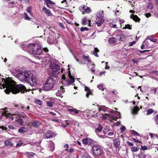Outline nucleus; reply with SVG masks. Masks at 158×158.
Masks as SVG:
<instances>
[{
	"instance_id": "1",
	"label": "nucleus",
	"mask_w": 158,
	"mask_h": 158,
	"mask_svg": "<svg viewBox=\"0 0 158 158\" xmlns=\"http://www.w3.org/2000/svg\"><path fill=\"white\" fill-rule=\"evenodd\" d=\"M5 87L6 88L4 91L8 94L10 92L13 94H16L20 92L21 93H24L27 91L24 85L22 84L17 85L15 81L13 80L7 82L5 86H3V88Z\"/></svg>"
},
{
	"instance_id": "2",
	"label": "nucleus",
	"mask_w": 158,
	"mask_h": 158,
	"mask_svg": "<svg viewBox=\"0 0 158 158\" xmlns=\"http://www.w3.org/2000/svg\"><path fill=\"white\" fill-rule=\"evenodd\" d=\"M18 77L21 81H27L31 86H35L37 85V77L35 74L31 72L24 71L19 73Z\"/></svg>"
},
{
	"instance_id": "3",
	"label": "nucleus",
	"mask_w": 158,
	"mask_h": 158,
	"mask_svg": "<svg viewBox=\"0 0 158 158\" xmlns=\"http://www.w3.org/2000/svg\"><path fill=\"white\" fill-rule=\"evenodd\" d=\"M59 79L56 76L53 75L48 77L44 85V88L46 91L51 90L56 85Z\"/></svg>"
},
{
	"instance_id": "4",
	"label": "nucleus",
	"mask_w": 158,
	"mask_h": 158,
	"mask_svg": "<svg viewBox=\"0 0 158 158\" xmlns=\"http://www.w3.org/2000/svg\"><path fill=\"white\" fill-rule=\"evenodd\" d=\"M27 47L30 50L31 53L34 55H40L42 53V50L40 46L31 43L28 44Z\"/></svg>"
},
{
	"instance_id": "5",
	"label": "nucleus",
	"mask_w": 158,
	"mask_h": 158,
	"mask_svg": "<svg viewBox=\"0 0 158 158\" xmlns=\"http://www.w3.org/2000/svg\"><path fill=\"white\" fill-rule=\"evenodd\" d=\"M93 155L94 156L101 155L103 152V150L101 146L98 144L94 145L92 147Z\"/></svg>"
},
{
	"instance_id": "6",
	"label": "nucleus",
	"mask_w": 158,
	"mask_h": 158,
	"mask_svg": "<svg viewBox=\"0 0 158 158\" xmlns=\"http://www.w3.org/2000/svg\"><path fill=\"white\" fill-rule=\"evenodd\" d=\"M103 12L102 10H99L97 13L96 23L98 26H101L104 22Z\"/></svg>"
},
{
	"instance_id": "7",
	"label": "nucleus",
	"mask_w": 158,
	"mask_h": 158,
	"mask_svg": "<svg viewBox=\"0 0 158 158\" xmlns=\"http://www.w3.org/2000/svg\"><path fill=\"white\" fill-rule=\"evenodd\" d=\"M53 74H58L60 72V67L57 63L54 62L51 63L50 65Z\"/></svg>"
},
{
	"instance_id": "8",
	"label": "nucleus",
	"mask_w": 158,
	"mask_h": 158,
	"mask_svg": "<svg viewBox=\"0 0 158 158\" xmlns=\"http://www.w3.org/2000/svg\"><path fill=\"white\" fill-rule=\"evenodd\" d=\"M68 70L67 71H68L67 72L66 71H64L63 69H62L61 72L64 74L62 76V78L63 79L67 81V84L68 85L69 84V64L68 66Z\"/></svg>"
},
{
	"instance_id": "9",
	"label": "nucleus",
	"mask_w": 158,
	"mask_h": 158,
	"mask_svg": "<svg viewBox=\"0 0 158 158\" xmlns=\"http://www.w3.org/2000/svg\"><path fill=\"white\" fill-rule=\"evenodd\" d=\"M79 9L82 12V14H89L91 10L89 7L86 6H82L79 7Z\"/></svg>"
},
{
	"instance_id": "10",
	"label": "nucleus",
	"mask_w": 158,
	"mask_h": 158,
	"mask_svg": "<svg viewBox=\"0 0 158 158\" xmlns=\"http://www.w3.org/2000/svg\"><path fill=\"white\" fill-rule=\"evenodd\" d=\"M7 109V108H5L4 109H2L3 110L2 111V113L1 115L2 116H5L7 118H10L12 120H14V118H13V115H15V114H10V113H6V110Z\"/></svg>"
},
{
	"instance_id": "11",
	"label": "nucleus",
	"mask_w": 158,
	"mask_h": 158,
	"mask_svg": "<svg viewBox=\"0 0 158 158\" xmlns=\"http://www.w3.org/2000/svg\"><path fill=\"white\" fill-rule=\"evenodd\" d=\"M83 144L85 145H92L94 143V140L90 138H85L82 140Z\"/></svg>"
},
{
	"instance_id": "12",
	"label": "nucleus",
	"mask_w": 158,
	"mask_h": 158,
	"mask_svg": "<svg viewBox=\"0 0 158 158\" xmlns=\"http://www.w3.org/2000/svg\"><path fill=\"white\" fill-rule=\"evenodd\" d=\"M41 123L38 120L30 122L28 124V126H32L33 127H37L40 126L41 124Z\"/></svg>"
},
{
	"instance_id": "13",
	"label": "nucleus",
	"mask_w": 158,
	"mask_h": 158,
	"mask_svg": "<svg viewBox=\"0 0 158 158\" xmlns=\"http://www.w3.org/2000/svg\"><path fill=\"white\" fill-rule=\"evenodd\" d=\"M53 136V134L51 131H47L44 134V138L45 139L50 138Z\"/></svg>"
},
{
	"instance_id": "14",
	"label": "nucleus",
	"mask_w": 158,
	"mask_h": 158,
	"mask_svg": "<svg viewBox=\"0 0 158 158\" xmlns=\"http://www.w3.org/2000/svg\"><path fill=\"white\" fill-rule=\"evenodd\" d=\"M42 11L45 14L47 15L48 16L52 15L50 10L47 9L46 7H44L42 9Z\"/></svg>"
},
{
	"instance_id": "15",
	"label": "nucleus",
	"mask_w": 158,
	"mask_h": 158,
	"mask_svg": "<svg viewBox=\"0 0 158 158\" xmlns=\"http://www.w3.org/2000/svg\"><path fill=\"white\" fill-rule=\"evenodd\" d=\"M117 39L119 41H123L125 39V35L122 34L117 35H116Z\"/></svg>"
},
{
	"instance_id": "16",
	"label": "nucleus",
	"mask_w": 158,
	"mask_h": 158,
	"mask_svg": "<svg viewBox=\"0 0 158 158\" xmlns=\"http://www.w3.org/2000/svg\"><path fill=\"white\" fill-rule=\"evenodd\" d=\"M91 21L90 20H87L86 17H84L82 19V23L83 25H85L87 23H88L89 26H90V22Z\"/></svg>"
},
{
	"instance_id": "17",
	"label": "nucleus",
	"mask_w": 158,
	"mask_h": 158,
	"mask_svg": "<svg viewBox=\"0 0 158 158\" xmlns=\"http://www.w3.org/2000/svg\"><path fill=\"white\" fill-rule=\"evenodd\" d=\"M48 148L52 152H53L54 149V144L53 142L50 141L49 142Z\"/></svg>"
},
{
	"instance_id": "18",
	"label": "nucleus",
	"mask_w": 158,
	"mask_h": 158,
	"mask_svg": "<svg viewBox=\"0 0 158 158\" xmlns=\"http://www.w3.org/2000/svg\"><path fill=\"white\" fill-rule=\"evenodd\" d=\"M115 148H117L120 145V142L118 139H115L113 140Z\"/></svg>"
},
{
	"instance_id": "19",
	"label": "nucleus",
	"mask_w": 158,
	"mask_h": 158,
	"mask_svg": "<svg viewBox=\"0 0 158 158\" xmlns=\"http://www.w3.org/2000/svg\"><path fill=\"white\" fill-rule=\"evenodd\" d=\"M102 129V126L99 124L97 128H96L95 130V132L98 135V133L101 132Z\"/></svg>"
},
{
	"instance_id": "20",
	"label": "nucleus",
	"mask_w": 158,
	"mask_h": 158,
	"mask_svg": "<svg viewBox=\"0 0 158 158\" xmlns=\"http://www.w3.org/2000/svg\"><path fill=\"white\" fill-rule=\"evenodd\" d=\"M130 17L136 22H139L140 20V19L136 15H131Z\"/></svg>"
},
{
	"instance_id": "21",
	"label": "nucleus",
	"mask_w": 158,
	"mask_h": 158,
	"mask_svg": "<svg viewBox=\"0 0 158 158\" xmlns=\"http://www.w3.org/2000/svg\"><path fill=\"white\" fill-rule=\"evenodd\" d=\"M80 111V110L74 108H70V112H71V114H78Z\"/></svg>"
},
{
	"instance_id": "22",
	"label": "nucleus",
	"mask_w": 158,
	"mask_h": 158,
	"mask_svg": "<svg viewBox=\"0 0 158 158\" xmlns=\"http://www.w3.org/2000/svg\"><path fill=\"white\" fill-rule=\"evenodd\" d=\"M85 90L87 92L86 95V97L87 98H88L89 97V95H90L91 94V92L89 88L88 87H87L86 86L85 87Z\"/></svg>"
},
{
	"instance_id": "23",
	"label": "nucleus",
	"mask_w": 158,
	"mask_h": 158,
	"mask_svg": "<svg viewBox=\"0 0 158 158\" xmlns=\"http://www.w3.org/2000/svg\"><path fill=\"white\" fill-rule=\"evenodd\" d=\"M109 43L111 44H113L116 42L115 38L114 37H110L108 40Z\"/></svg>"
},
{
	"instance_id": "24",
	"label": "nucleus",
	"mask_w": 158,
	"mask_h": 158,
	"mask_svg": "<svg viewBox=\"0 0 158 158\" xmlns=\"http://www.w3.org/2000/svg\"><path fill=\"white\" fill-rule=\"evenodd\" d=\"M27 131V129L24 127H21L20 128L19 131L20 133L26 132Z\"/></svg>"
},
{
	"instance_id": "25",
	"label": "nucleus",
	"mask_w": 158,
	"mask_h": 158,
	"mask_svg": "<svg viewBox=\"0 0 158 158\" xmlns=\"http://www.w3.org/2000/svg\"><path fill=\"white\" fill-rule=\"evenodd\" d=\"M26 154L27 157L29 158H31L35 155L34 153L32 152H27Z\"/></svg>"
},
{
	"instance_id": "26",
	"label": "nucleus",
	"mask_w": 158,
	"mask_h": 158,
	"mask_svg": "<svg viewBox=\"0 0 158 158\" xmlns=\"http://www.w3.org/2000/svg\"><path fill=\"white\" fill-rule=\"evenodd\" d=\"M99 52V50L97 48H94V50L93 51V54L95 56L98 57L97 52Z\"/></svg>"
},
{
	"instance_id": "27",
	"label": "nucleus",
	"mask_w": 158,
	"mask_h": 158,
	"mask_svg": "<svg viewBox=\"0 0 158 158\" xmlns=\"http://www.w3.org/2000/svg\"><path fill=\"white\" fill-rule=\"evenodd\" d=\"M107 108V107H106L105 106H102L99 107V111H100L101 110L105 111L106 110V109Z\"/></svg>"
},
{
	"instance_id": "28",
	"label": "nucleus",
	"mask_w": 158,
	"mask_h": 158,
	"mask_svg": "<svg viewBox=\"0 0 158 158\" xmlns=\"http://www.w3.org/2000/svg\"><path fill=\"white\" fill-rule=\"evenodd\" d=\"M139 150V148L138 147H135L133 146L131 148V151L133 152H136L138 151Z\"/></svg>"
},
{
	"instance_id": "29",
	"label": "nucleus",
	"mask_w": 158,
	"mask_h": 158,
	"mask_svg": "<svg viewBox=\"0 0 158 158\" xmlns=\"http://www.w3.org/2000/svg\"><path fill=\"white\" fill-rule=\"evenodd\" d=\"M147 39L150 40V41H152L154 42H155L156 41V39H154L152 37V36L148 37Z\"/></svg>"
},
{
	"instance_id": "30",
	"label": "nucleus",
	"mask_w": 158,
	"mask_h": 158,
	"mask_svg": "<svg viewBox=\"0 0 158 158\" xmlns=\"http://www.w3.org/2000/svg\"><path fill=\"white\" fill-rule=\"evenodd\" d=\"M35 103L39 105H41L42 104V102L39 99H36L35 101Z\"/></svg>"
},
{
	"instance_id": "31",
	"label": "nucleus",
	"mask_w": 158,
	"mask_h": 158,
	"mask_svg": "<svg viewBox=\"0 0 158 158\" xmlns=\"http://www.w3.org/2000/svg\"><path fill=\"white\" fill-rule=\"evenodd\" d=\"M62 93L59 90H58V91L56 93V95L57 96H59L61 98L63 96L62 95Z\"/></svg>"
},
{
	"instance_id": "32",
	"label": "nucleus",
	"mask_w": 158,
	"mask_h": 158,
	"mask_svg": "<svg viewBox=\"0 0 158 158\" xmlns=\"http://www.w3.org/2000/svg\"><path fill=\"white\" fill-rule=\"evenodd\" d=\"M45 2H47V4H55V3L54 2L50 0H44Z\"/></svg>"
},
{
	"instance_id": "33",
	"label": "nucleus",
	"mask_w": 158,
	"mask_h": 158,
	"mask_svg": "<svg viewBox=\"0 0 158 158\" xmlns=\"http://www.w3.org/2000/svg\"><path fill=\"white\" fill-rule=\"evenodd\" d=\"M70 82L73 83L74 82V79L73 77L71 75L70 72Z\"/></svg>"
},
{
	"instance_id": "34",
	"label": "nucleus",
	"mask_w": 158,
	"mask_h": 158,
	"mask_svg": "<svg viewBox=\"0 0 158 158\" xmlns=\"http://www.w3.org/2000/svg\"><path fill=\"white\" fill-rule=\"evenodd\" d=\"M16 121L20 125H22L23 124V121L22 119L19 118L17 119Z\"/></svg>"
},
{
	"instance_id": "35",
	"label": "nucleus",
	"mask_w": 158,
	"mask_h": 158,
	"mask_svg": "<svg viewBox=\"0 0 158 158\" xmlns=\"http://www.w3.org/2000/svg\"><path fill=\"white\" fill-rule=\"evenodd\" d=\"M131 132L132 134H133L135 135L139 136V133L134 130H131Z\"/></svg>"
},
{
	"instance_id": "36",
	"label": "nucleus",
	"mask_w": 158,
	"mask_h": 158,
	"mask_svg": "<svg viewBox=\"0 0 158 158\" xmlns=\"http://www.w3.org/2000/svg\"><path fill=\"white\" fill-rule=\"evenodd\" d=\"M19 116H20V117H22L23 118H25L27 117V116L25 113H20L19 114Z\"/></svg>"
},
{
	"instance_id": "37",
	"label": "nucleus",
	"mask_w": 158,
	"mask_h": 158,
	"mask_svg": "<svg viewBox=\"0 0 158 158\" xmlns=\"http://www.w3.org/2000/svg\"><path fill=\"white\" fill-rule=\"evenodd\" d=\"M131 26H132V25H130L129 24H127V25H126L125 26V27H124L123 28V29H124V28H125V29L127 28V29H129L130 30H131Z\"/></svg>"
},
{
	"instance_id": "38",
	"label": "nucleus",
	"mask_w": 158,
	"mask_h": 158,
	"mask_svg": "<svg viewBox=\"0 0 158 158\" xmlns=\"http://www.w3.org/2000/svg\"><path fill=\"white\" fill-rule=\"evenodd\" d=\"M31 6H29L27 7V11L31 15H32V14L31 12Z\"/></svg>"
},
{
	"instance_id": "39",
	"label": "nucleus",
	"mask_w": 158,
	"mask_h": 158,
	"mask_svg": "<svg viewBox=\"0 0 158 158\" xmlns=\"http://www.w3.org/2000/svg\"><path fill=\"white\" fill-rule=\"evenodd\" d=\"M25 19L28 20H31V18H30L26 13H24Z\"/></svg>"
},
{
	"instance_id": "40",
	"label": "nucleus",
	"mask_w": 158,
	"mask_h": 158,
	"mask_svg": "<svg viewBox=\"0 0 158 158\" xmlns=\"http://www.w3.org/2000/svg\"><path fill=\"white\" fill-rule=\"evenodd\" d=\"M5 144L6 146H12V143L9 140H6L5 142Z\"/></svg>"
},
{
	"instance_id": "41",
	"label": "nucleus",
	"mask_w": 158,
	"mask_h": 158,
	"mask_svg": "<svg viewBox=\"0 0 158 158\" xmlns=\"http://www.w3.org/2000/svg\"><path fill=\"white\" fill-rule=\"evenodd\" d=\"M98 87L99 89L101 90L102 91H103L104 89V87H103V86L102 85H99L98 86Z\"/></svg>"
},
{
	"instance_id": "42",
	"label": "nucleus",
	"mask_w": 158,
	"mask_h": 158,
	"mask_svg": "<svg viewBox=\"0 0 158 158\" xmlns=\"http://www.w3.org/2000/svg\"><path fill=\"white\" fill-rule=\"evenodd\" d=\"M47 106L49 107H52L53 106V103L52 102H47Z\"/></svg>"
},
{
	"instance_id": "43",
	"label": "nucleus",
	"mask_w": 158,
	"mask_h": 158,
	"mask_svg": "<svg viewBox=\"0 0 158 158\" xmlns=\"http://www.w3.org/2000/svg\"><path fill=\"white\" fill-rule=\"evenodd\" d=\"M138 110V108L136 107H135L134 109L132 110V113L133 114H135L136 113Z\"/></svg>"
},
{
	"instance_id": "44",
	"label": "nucleus",
	"mask_w": 158,
	"mask_h": 158,
	"mask_svg": "<svg viewBox=\"0 0 158 158\" xmlns=\"http://www.w3.org/2000/svg\"><path fill=\"white\" fill-rule=\"evenodd\" d=\"M139 158H146V156L144 154H141L139 155Z\"/></svg>"
},
{
	"instance_id": "45",
	"label": "nucleus",
	"mask_w": 158,
	"mask_h": 158,
	"mask_svg": "<svg viewBox=\"0 0 158 158\" xmlns=\"http://www.w3.org/2000/svg\"><path fill=\"white\" fill-rule=\"evenodd\" d=\"M153 110L152 109H150L147 111V114H150L153 113Z\"/></svg>"
},
{
	"instance_id": "46",
	"label": "nucleus",
	"mask_w": 158,
	"mask_h": 158,
	"mask_svg": "<svg viewBox=\"0 0 158 158\" xmlns=\"http://www.w3.org/2000/svg\"><path fill=\"white\" fill-rule=\"evenodd\" d=\"M114 134V132L113 131L109 132L107 133V135L109 136H112Z\"/></svg>"
},
{
	"instance_id": "47",
	"label": "nucleus",
	"mask_w": 158,
	"mask_h": 158,
	"mask_svg": "<svg viewBox=\"0 0 158 158\" xmlns=\"http://www.w3.org/2000/svg\"><path fill=\"white\" fill-rule=\"evenodd\" d=\"M148 7L150 9H152L153 8V5L152 4L149 3L148 5Z\"/></svg>"
},
{
	"instance_id": "48",
	"label": "nucleus",
	"mask_w": 158,
	"mask_h": 158,
	"mask_svg": "<svg viewBox=\"0 0 158 158\" xmlns=\"http://www.w3.org/2000/svg\"><path fill=\"white\" fill-rule=\"evenodd\" d=\"M88 30V28L86 27H83L81 29V31H87Z\"/></svg>"
},
{
	"instance_id": "49",
	"label": "nucleus",
	"mask_w": 158,
	"mask_h": 158,
	"mask_svg": "<svg viewBox=\"0 0 158 158\" xmlns=\"http://www.w3.org/2000/svg\"><path fill=\"white\" fill-rule=\"evenodd\" d=\"M136 43V42L135 41H133L131 42H130L129 43V46H133L134 44H135Z\"/></svg>"
},
{
	"instance_id": "50",
	"label": "nucleus",
	"mask_w": 158,
	"mask_h": 158,
	"mask_svg": "<svg viewBox=\"0 0 158 158\" xmlns=\"http://www.w3.org/2000/svg\"><path fill=\"white\" fill-rule=\"evenodd\" d=\"M64 88L62 86H60V91L61 92L62 94L64 92Z\"/></svg>"
},
{
	"instance_id": "51",
	"label": "nucleus",
	"mask_w": 158,
	"mask_h": 158,
	"mask_svg": "<svg viewBox=\"0 0 158 158\" xmlns=\"http://www.w3.org/2000/svg\"><path fill=\"white\" fill-rule=\"evenodd\" d=\"M59 25L60 27H61L62 28L64 29V26L63 25L62 23H59Z\"/></svg>"
},
{
	"instance_id": "52",
	"label": "nucleus",
	"mask_w": 158,
	"mask_h": 158,
	"mask_svg": "<svg viewBox=\"0 0 158 158\" xmlns=\"http://www.w3.org/2000/svg\"><path fill=\"white\" fill-rule=\"evenodd\" d=\"M151 14L150 13H147L145 14V16L147 18H148L149 17L151 16Z\"/></svg>"
},
{
	"instance_id": "53",
	"label": "nucleus",
	"mask_w": 158,
	"mask_h": 158,
	"mask_svg": "<svg viewBox=\"0 0 158 158\" xmlns=\"http://www.w3.org/2000/svg\"><path fill=\"white\" fill-rule=\"evenodd\" d=\"M119 12H120V13H121L120 11L118 10V8H116V11L115 13V15H119V14H118Z\"/></svg>"
},
{
	"instance_id": "54",
	"label": "nucleus",
	"mask_w": 158,
	"mask_h": 158,
	"mask_svg": "<svg viewBox=\"0 0 158 158\" xmlns=\"http://www.w3.org/2000/svg\"><path fill=\"white\" fill-rule=\"evenodd\" d=\"M141 148L143 150H145L147 149V147L145 146H141Z\"/></svg>"
},
{
	"instance_id": "55",
	"label": "nucleus",
	"mask_w": 158,
	"mask_h": 158,
	"mask_svg": "<svg viewBox=\"0 0 158 158\" xmlns=\"http://www.w3.org/2000/svg\"><path fill=\"white\" fill-rule=\"evenodd\" d=\"M109 131V130L108 129H104L103 130V132L104 134L106 133L108 131Z\"/></svg>"
},
{
	"instance_id": "56",
	"label": "nucleus",
	"mask_w": 158,
	"mask_h": 158,
	"mask_svg": "<svg viewBox=\"0 0 158 158\" xmlns=\"http://www.w3.org/2000/svg\"><path fill=\"white\" fill-rule=\"evenodd\" d=\"M92 65L94 66V67H92V68L91 69H90V70L93 72V73H94L95 71V70L94 69V67H95V64H92Z\"/></svg>"
},
{
	"instance_id": "57",
	"label": "nucleus",
	"mask_w": 158,
	"mask_h": 158,
	"mask_svg": "<svg viewBox=\"0 0 158 158\" xmlns=\"http://www.w3.org/2000/svg\"><path fill=\"white\" fill-rule=\"evenodd\" d=\"M22 144V143H18L16 145V148L20 147Z\"/></svg>"
},
{
	"instance_id": "58",
	"label": "nucleus",
	"mask_w": 158,
	"mask_h": 158,
	"mask_svg": "<svg viewBox=\"0 0 158 158\" xmlns=\"http://www.w3.org/2000/svg\"><path fill=\"white\" fill-rule=\"evenodd\" d=\"M69 147V144H65L64 145V148H66V149H65V150L67 151H68V148Z\"/></svg>"
},
{
	"instance_id": "59",
	"label": "nucleus",
	"mask_w": 158,
	"mask_h": 158,
	"mask_svg": "<svg viewBox=\"0 0 158 158\" xmlns=\"http://www.w3.org/2000/svg\"><path fill=\"white\" fill-rule=\"evenodd\" d=\"M108 63L107 62H106V67L105 69H110V67L107 66V64Z\"/></svg>"
},
{
	"instance_id": "60",
	"label": "nucleus",
	"mask_w": 158,
	"mask_h": 158,
	"mask_svg": "<svg viewBox=\"0 0 158 158\" xmlns=\"http://www.w3.org/2000/svg\"><path fill=\"white\" fill-rule=\"evenodd\" d=\"M132 139L134 140L135 142V143H141V141H139L138 140L136 139H135L134 138H132Z\"/></svg>"
},
{
	"instance_id": "61",
	"label": "nucleus",
	"mask_w": 158,
	"mask_h": 158,
	"mask_svg": "<svg viewBox=\"0 0 158 158\" xmlns=\"http://www.w3.org/2000/svg\"><path fill=\"white\" fill-rule=\"evenodd\" d=\"M50 37H49L47 41L50 44H51L53 42H50Z\"/></svg>"
},
{
	"instance_id": "62",
	"label": "nucleus",
	"mask_w": 158,
	"mask_h": 158,
	"mask_svg": "<svg viewBox=\"0 0 158 158\" xmlns=\"http://www.w3.org/2000/svg\"><path fill=\"white\" fill-rule=\"evenodd\" d=\"M127 143L131 146H133V143H131L128 141H127Z\"/></svg>"
},
{
	"instance_id": "63",
	"label": "nucleus",
	"mask_w": 158,
	"mask_h": 158,
	"mask_svg": "<svg viewBox=\"0 0 158 158\" xmlns=\"http://www.w3.org/2000/svg\"><path fill=\"white\" fill-rule=\"evenodd\" d=\"M119 22H120V24L124 23V21L123 19H120Z\"/></svg>"
},
{
	"instance_id": "64",
	"label": "nucleus",
	"mask_w": 158,
	"mask_h": 158,
	"mask_svg": "<svg viewBox=\"0 0 158 158\" xmlns=\"http://www.w3.org/2000/svg\"><path fill=\"white\" fill-rule=\"evenodd\" d=\"M82 57H83V58L86 59H88L89 57V56H85V55H83L82 56Z\"/></svg>"
}]
</instances>
